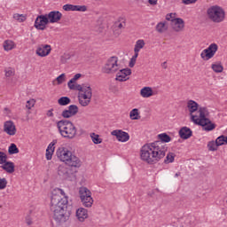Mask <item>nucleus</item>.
Here are the masks:
<instances>
[{
	"label": "nucleus",
	"instance_id": "nucleus-27",
	"mask_svg": "<svg viewBox=\"0 0 227 227\" xmlns=\"http://www.w3.org/2000/svg\"><path fill=\"white\" fill-rule=\"evenodd\" d=\"M3 47L4 50L8 52L9 51H12V49H15V43L12 40H6L4 42Z\"/></svg>",
	"mask_w": 227,
	"mask_h": 227
},
{
	"label": "nucleus",
	"instance_id": "nucleus-53",
	"mask_svg": "<svg viewBox=\"0 0 227 227\" xmlns=\"http://www.w3.org/2000/svg\"><path fill=\"white\" fill-rule=\"evenodd\" d=\"M159 0H149V4H152L153 6H155V4H157V2Z\"/></svg>",
	"mask_w": 227,
	"mask_h": 227
},
{
	"label": "nucleus",
	"instance_id": "nucleus-52",
	"mask_svg": "<svg viewBox=\"0 0 227 227\" xmlns=\"http://www.w3.org/2000/svg\"><path fill=\"white\" fill-rule=\"evenodd\" d=\"M26 223L28 226H31V224H33V221H31L29 217L26 218Z\"/></svg>",
	"mask_w": 227,
	"mask_h": 227
},
{
	"label": "nucleus",
	"instance_id": "nucleus-38",
	"mask_svg": "<svg viewBox=\"0 0 227 227\" xmlns=\"http://www.w3.org/2000/svg\"><path fill=\"white\" fill-rule=\"evenodd\" d=\"M218 146L219 145H217V142L211 141L207 144V148L209 152H215Z\"/></svg>",
	"mask_w": 227,
	"mask_h": 227
},
{
	"label": "nucleus",
	"instance_id": "nucleus-18",
	"mask_svg": "<svg viewBox=\"0 0 227 227\" xmlns=\"http://www.w3.org/2000/svg\"><path fill=\"white\" fill-rule=\"evenodd\" d=\"M4 130L9 136H15V134H17V129L15 128V124L12 121H7L4 122Z\"/></svg>",
	"mask_w": 227,
	"mask_h": 227
},
{
	"label": "nucleus",
	"instance_id": "nucleus-10",
	"mask_svg": "<svg viewBox=\"0 0 227 227\" xmlns=\"http://www.w3.org/2000/svg\"><path fill=\"white\" fill-rule=\"evenodd\" d=\"M75 173H77V169L71 168L70 167H65L63 165L59 166L58 175L62 176V178H75Z\"/></svg>",
	"mask_w": 227,
	"mask_h": 227
},
{
	"label": "nucleus",
	"instance_id": "nucleus-23",
	"mask_svg": "<svg viewBox=\"0 0 227 227\" xmlns=\"http://www.w3.org/2000/svg\"><path fill=\"white\" fill-rule=\"evenodd\" d=\"M1 168L2 169H4V171L9 173L10 175H12V173H15V163H13L12 161H8L6 160L5 162L3 163Z\"/></svg>",
	"mask_w": 227,
	"mask_h": 227
},
{
	"label": "nucleus",
	"instance_id": "nucleus-13",
	"mask_svg": "<svg viewBox=\"0 0 227 227\" xmlns=\"http://www.w3.org/2000/svg\"><path fill=\"white\" fill-rule=\"evenodd\" d=\"M56 153L58 159L64 163H66L67 159L72 155L71 151L67 147H59Z\"/></svg>",
	"mask_w": 227,
	"mask_h": 227
},
{
	"label": "nucleus",
	"instance_id": "nucleus-35",
	"mask_svg": "<svg viewBox=\"0 0 227 227\" xmlns=\"http://www.w3.org/2000/svg\"><path fill=\"white\" fill-rule=\"evenodd\" d=\"M211 68L215 72V74H221V72L224 70V67H223V65L221 64H212Z\"/></svg>",
	"mask_w": 227,
	"mask_h": 227
},
{
	"label": "nucleus",
	"instance_id": "nucleus-49",
	"mask_svg": "<svg viewBox=\"0 0 227 227\" xmlns=\"http://www.w3.org/2000/svg\"><path fill=\"white\" fill-rule=\"evenodd\" d=\"M54 108H51L50 110L47 111L46 115L48 116V118H54Z\"/></svg>",
	"mask_w": 227,
	"mask_h": 227
},
{
	"label": "nucleus",
	"instance_id": "nucleus-17",
	"mask_svg": "<svg viewBox=\"0 0 227 227\" xmlns=\"http://www.w3.org/2000/svg\"><path fill=\"white\" fill-rule=\"evenodd\" d=\"M62 8L65 12H86L88 10L86 5H74L68 4L63 5Z\"/></svg>",
	"mask_w": 227,
	"mask_h": 227
},
{
	"label": "nucleus",
	"instance_id": "nucleus-1",
	"mask_svg": "<svg viewBox=\"0 0 227 227\" xmlns=\"http://www.w3.org/2000/svg\"><path fill=\"white\" fill-rule=\"evenodd\" d=\"M50 210L53 220L57 224H65L70 221L72 210L68 209V197L65 195V191L57 188L51 195Z\"/></svg>",
	"mask_w": 227,
	"mask_h": 227
},
{
	"label": "nucleus",
	"instance_id": "nucleus-4",
	"mask_svg": "<svg viewBox=\"0 0 227 227\" xmlns=\"http://www.w3.org/2000/svg\"><path fill=\"white\" fill-rule=\"evenodd\" d=\"M57 129L60 136L66 139H74L77 136V128L74 122L67 119L57 121Z\"/></svg>",
	"mask_w": 227,
	"mask_h": 227
},
{
	"label": "nucleus",
	"instance_id": "nucleus-54",
	"mask_svg": "<svg viewBox=\"0 0 227 227\" xmlns=\"http://www.w3.org/2000/svg\"><path fill=\"white\" fill-rule=\"evenodd\" d=\"M137 56H139V51H135V54H134V56L131 59H135L137 61Z\"/></svg>",
	"mask_w": 227,
	"mask_h": 227
},
{
	"label": "nucleus",
	"instance_id": "nucleus-55",
	"mask_svg": "<svg viewBox=\"0 0 227 227\" xmlns=\"http://www.w3.org/2000/svg\"><path fill=\"white\" fill-rule=\"evenodd\" d=\"M118 27H119V29L125 27V23H119Z\"/></svg>",
	"mask_w": 227,
	"mask_h": 227
},
{
	"label": "nucleus",
	"instance_id": "nucleus-14",
	"mask_svg": "<svg viewBox=\"0 0 227 227\" xmlns=\"http://www.w3.org/2000/svg\"><path fill=\"white\" fill-rule=\"evenodd\" d=\"M112 136H114L118 141L121 143H127L130 139L129 133L121 129H114L111 132Z\"/></svg>",
	"mask_w": 227,
	"mask_h": 227
},
{
	"label": "nucleus",
	"instance_id": "nucleus-39",
	"mask_svg": "<svg viewBox=\"0 0 227 227\" xmlns=\"http://www.w3.org/2000/svg\"><path fill=\"white\" fill-rule=\"evenodd\" d=\"M70 111V113L72 114L73 116H75V114H77V113H79V107L75 105H70L68 106V109Z\"/></svg>",
	"mask_w": 227,
	"mask_h": 227
},
{
	"label": "nucleus",
	"instance_id": "nucleus-48",
	"mask_svg": "<svg viewBox=\"0 0 227 227\" xmlns=\"http://www.w3.org/2000/svg\"><path fill=\"white\" fill-rule=\"evenodd\" d=\"M175 19V13H169L166 15V20H170L171 24H173V20Z\"/></svg>",
	"mask_w": 227,
	"mask_h": 227
},
{
	"label": "nucleus",
	"instance_id": "nucleus-12",
	"mask_svg": "<svg viewBox=\"0 0 227 227\" xmlns=\"http://www.w3.org/2000/svg\"><path fill=\"white\" fill-rule=\"evenodd\" d=\"M47 24H49V19L47 18V14H45L37 16L34 26L35 29L44 31L45 27H47Z\"/></svg>",
	"mask_w": 227,
	"mask_h": 227
},
{
	"label": "nucleus",
	"instance_id": "nucleus-2",
	"mask_svg": "<svg viewBox=\"0 0 227 227\" xmlns=\"http://www.w3.org/2000/svg\"><path fill=\"white\" fill-rule=\"evenodd\" d=\"M200 105L194 100H189L187 102V108L190 112L192 121L195 125H200L203 127L204 130L210 132L215 129V124L207 118L208 116V109L207 107H200Z\"/></svg>",
	"mask_w": 227,
	"mask_h": 227
},
{
	"label": "nucleus",
	"instance_id": "nucleus-45",
	"mask_svg": "<svg viewBox=\"0 0 227 227\" xmlns=\"http://www.w3.org/2000/svg\"><path fill=\"white\" fill-rule=\"evenodd\" d=\"M35 104H36V101L35 99H29L28 101H27V109H31L32 107H35Z\"/></svg>",
	"mask_w": 227,
	"mask_h": 227
},
{
	"label": "nucleus",
	"instance_id": "nucleus-7",
	"mask_svg": "<svg viewBox=\"0 0 227 227\" xmlns=\"http://www.w3.org/2000/svg\"><path fill=\"white\" fill-rule=\"evenodd\" d=\"M79 196L83 207L90 208L93 206V198L91 197V192L87 187L82 186L79 189Z\"/></svg>",
	"mask_w": 227,
	"mask_h": 227
},
{
	"label": "nucleus",
	"instance_id": "nucleus-19",
	"mask_svg": "<svg viewBox=\"0 0 227 227\" xmlns=\"http://www.w3.org/2000/svg\"><path fill=\"white\" fill-rule=\"evenodd\" d=\"M171 26L174 31H176L178 33L182 31L184 27H185V23L184 22V20L182 18H176L172 20Z\"/></svg>",
	"mask_w": 227,
	"mask_h": 227
},
{
	"label": "nucleus",
	"instance_id": "nucleus-21",
	"mask_svg": "<svg viewBox=\"0 0 227 227\" xmlns=\"http://www.w3.org/2000/svg\"><path fill=\"white\" fill-rule=\"evenodd\" d=\"M158 141H155L154 143H161L163 145L164 148H166V152H168V145H165V143H169L171 141V137L168 135L167 133H161L158 135Z\"/></svg>",
	"mask_w": 227,
	"mask_h": 227
},
{
	"label": "nucleus",
	"instance_id": "nucleus-44",
	"mask_svg": "<svg viewBox=\"0 0 227 227\" xmlns=\"http://www.w3.org/2000/svg\"><path fill=\"white\" fill-rule=\"evenodd\" d=\"M61 115L65 119L72 118V116H74L68 109L63 110Z\"/></svg>",
	"mask_w": 227,
	"mask_h": 227
},
{
	"label": "nucleus",
	"instance_id": "nucleus-20",
	"mask_svg": "<svg viewBox=\"0 0 227 227\" xmlns=\"http://www.w3.org/2000/svg\"><path fill=\"white\" fill-rule=\"evenodd\" d=\"M132 74V70L130 68L121 69L116 74V81H120V82H123V81H127V76Z\"/></svg>",
	"mask_w": 227,
	"mask_h": 227
},
{
	"label": "nucleus",
	"instance_id": "nucleus-36",
	"mask_svg": "<svg viewBox=\"0 0 227 227\" xmlns=\"http://www.w3.org/2000/svg\"><path fill=\"white\" fill-rule=\"evenodd\" d=\"M171 162H175V153H169L168 154H167L164 160L165 164H171Z\"/></svg>",
	"mask_w": 227,
	"mask_h": 227
},
{
	"label": "nucleus",
	"instance_id": "nucleus-6",
	"mask_svg": "<svg viewBox=\"0 0 227 227\" xmlns=\"http://www.w3.org/2000/svg\"><path fill=\"white\" fill-rule=\"evenodd\" d=\"M91 97H93V90L89 84H83V90L79 93L78 100L79 104L82 107L90 106L91 102Z\"/></svg>",
	"mask_w": 227,
	"mask_h": 227
},
{
	"label": "nucleus",
	"instance_id": "nucleus-29",
	"mask_svg": "<svg viewBox=\"0 0 227 227\" xmlns=\"http://www.w3.org/2000/svg\"><path fill=\"white\" fill-rule=\"evenodd\" d=\"M72 99L68 97H61L58 99V104L59 106H68L71 104Z\"/></svg>",
	"mask_w": 227,
	"mask_h": 227
},
{
	"label": "nucleus",
	"instance_id": "nucleus-16",
	"mask_svg": "<svg viewBox=\"0 0 227 227\" xmlns=\"http://www.w3.org/2000/svg\"><path fill=\"white\" fill-rule=\"evenodd\" d=\"M51 51H52L51 45L40 44L35 51V54H37V56H40V58H45V56H49V54H51Z\"/></svg>",
	"mask_w": 227,
	"mask_h": 227
},
{
	"label": "nucleus",
	"instance_id": "nucleus-3",
	"mask_svg": "<svg viewBox=\"0 0 227 227\" xmlns=\"http://www.w3.org/2000/svg\"><path fill=\"white\" fill-rule=\"evenodd\" d=\"M166 157V147L160 142H153L142 146L140 159L146 164H157Z\"/></svg>",
	"mask_w": 227,
	"mask_h": 227
},
{
	"label": "nucleus",
	"instance_id": "nucleus-58",
	"mask_svg": "<svg viewBox=\"0 0 227 227\" xmlns=\"http://www.w3.org/2000/svg\"><path fill=\"white\" fill-rule=\"evenodd\" d=\"M5 111H8V108H5Z\"/></svg>",
	"mask_w": 227,
	"mask_h": 227
},
{
	"label": "nucleus",
	"instance_id": "nucleus-40",
	"mask_svg": "<svg viewBox=\"0 0 227 227\" xmlns=\"http://www.w3.org/2000/svg\"><path fill=\"white\" fill-rule=\"evenodd\" d=\"M13 19L18 22H24L26 20V16L24 14L15 13L13 14Z\"/></svg>",
	"mask_w": 227,
	"mask_h": 227
},
{
	"label": "nucleus",
	"instance_id": "nucleus-43",
	"mask_svg": "<svg viewBox=\"0 0 227 227\" xmlns=\"http://www.w3.org/2000/svg\"><path fill=\"white\" fill-rule=\"evenodd\" d=\"M56 81H57L58 84H63L65 82V81H67L66 74H61L60 75H59L56 78Z\"/></svg>",
	"mask_w": 227,
	"mask_h": 227
},
{
	"label": "nucleus",
	"instance_id": "nucleus-51",
	"mask_svg": "<svg viewBox=\"0 0 227 227\" xmlns=\"http://www.w3.org/2000/svg\"><path fill=\"white\" fill-rule=\"evenodd\" d=\"M134 65H136V59L131 58V59L129 61V67L130 68H134Z\"/></svg>",
	"mask_w": 227,
	"mask_h": 227
},
{
	"label": "nucleus",
	"instance_id": "nucleus-56",
	"mask_svg": "<svg viewBox=\"0 0 227 227\" xmlns=\"http://www.w3.org/2000/svg\"><path fill=\"white\" fill-rule=\"evenodd\" d=\"M161 67H162V68H164V69L168 68V64H167V62H163V63L161 64Z\"/></svg>",
	"mask_w": 227,
	"mask_h": 227
},
{
	"label": "nucleus",
	"instance_id": "nucleus-24",
	"mask_svg": "<svg viewBox=\"0 0 227 227\" xmlns=\"http://www.w3.org/2000/svg\"><path fill=\"white\" fill-rule=\"evenodd\" d=\"M76 217L80 223H84L85 219H88V209L80 207L76 210Z\"/></svg>",
	"mask_w": 227,
	"mask_h": 227
},
{
	"label": "nucleus",
	"instance_id": "nucleus-31",
	"mask_svg": "<svg viewBox=\"0 0 227 227\" xmlns=\"http://www.w3.org/2000/svg\"><path fill=\"white\" fill-rule=\"evenodd\" d=\"M215 142L218 146H223V145H227V137L222 135L216 138Z\"/></svg>",
	"mask_w": 227,
	"mask_h": 227
},
{
	"label": "nucleus",
	"instance_id": "nucleus-11",
	"mask_svg": "<svg viewBox=\"0 0 227 227\" xmlns=\"http://www.w3.org/2000/svg\"><path fill=\"white\" fill-rule=\"evenodd\" d=\"M64 164H67V166H68L71 169H77L78 168H81L82 161H81L79 157L75 156L74 153H71Z\"/></svg>",
	"mask_w": 227,
	"mask_h": 227
},
{
	"label": "nucleus",
	"instance_id": "nucleus-25",
	"mask_svg": "<svg viewBox=\"0 0 227 227\" xmlns=\"http://www.w3.org/2000/svg\"><path fill=\"white\" fill-rule=\"evenodd\" d=\"M179 136L181 139H189L192 136V130L191 128L183 127L179 130Z\"/></svg>",
	"mask_w": 227,
	"mask_h": 227
},
{
	"label": "nucleus",
	"instance_id": "nucleus-15",
	"mask_svg": "<svg viewBox=\"0 0 227 227\" xmlns=\"http://www.w3.org/2000/svg\"><path fill=\"white\" fill-rule=\"evenodd\" d=\"M46 16L50 24H56L61 20L63 14L59 11H51Z\"/></svg>",
	"mask_w": 227,
	"mask_h": 227
},
{
	"label": "nucleus",
	"instance_id": "nucleus-41",
	"mask_svg": "<svg viewBox=\"0 0 227 227\" xmlns=\"http://www.w3.org/2000/svg\"><path fill=\"white\" fill-rule=\"evenodd\" d=\"M6 185H8V180H6L4 177H0V191L6 189Z\"/></svg>",
	"mask_w": 227,
	"mask_h": 227
},
{
	"label": "nucleus",
	"instance_id": "nucleus-9",
	"mask_svg": "<svg viewBox=\"0 0 227 227\" xmlns=\"http://www.w3.org/2000/svg\"><path fill=\"white\" fill-rule=\"evenodd\" d=\"M104 74L118 72V57H111L103 67Z\"/></svg>",
	"mask_w": 227,
	"mask_h": 227
},
{
	"label": "nucleus",
	"instance_id": "nucleus-30",
	"mask_svg": "<svg viewBox=\"0 0 227 227\" xmlns=\"http://www.w3.org/2000/svg\"><path fill=\"white\" fill-rule=\"evenodd\" d=\"M156 31L158 33H164V31H168V26H166V22H160L156 25Z\"/></svg>",
	"mask_w": 227,
	"mask_h": 227
},
{
	"label": "nucleus",
	"instance_id": "nucleus-47",
	"mask_svg": "<svg viewBox=\"0 0 227 227\" xmlns=\"http://www.w3.org/2000/svg\"><path fill=\"white\" fill-rule=\"evenodd\" d=\"M74 89H70V90H76L77 91H80V93H82V90H84V84L81 85V84H74Z\"/></svg>",
	"mask_w": 227,
	"mask_h": 227
},
{
	"label": "nucleus",
	"instance_id": "nucleus-57",
	"mask_svg": "<svg viewBox=\"0 0 227 227\" xmlns=\"http://www.w3.org/2000/svg\"><path fill=\"white\" fill-rule=\"evenodd\" d=\"M175 176H180V173H176Z\"/></svg>",
	"mask_w": 227,
	"mask_h": 227
},
{
	"label": "nucleus",
	"instance_id": "nucleus-32",
	"mask_svg": "<svg viewBox=\"0 0 227 227\" xmlns=\"http://www.w3.org/2000/svg\"><path fill=\"white\" fill-rule=\"evenodd\" d=\"M143 47H145V41L141 39L137 40L135 44L134 52H139Z\"/></svg>",
	"mask_w": 227,
	"mask_h": 227
},
{
	"label": "nucleus",
	"instance_id": "nucleus-46",
	"mask_svg": "<svg viewBox=\"0 0 227 227\" xmlns=\"http://www.w3.org/2000/svg\"><path fill=\"white\" fill-rule=\"evenodd\" d=\"M6 160H8V156L4 152L0 151V164L6 162Z\"/></svg>",
	"mask_w": 227,
	"mask_h": 227
},
{
	"label": "nucleus",
	"instance_id": "nucleus-37",
	"mask_svg": "<svg viewBox=\"0 0 227 227\" xmlns=\"http://www.w3.org/2000/svg\"><path fill=\"white\" fill-rule=\"evenodd\" d=\"M137 116H139V110H137V108H135L130 111L129 118H131V120H139Z\"/></svg>",
	"mask_w": 227,
	"mask_h": 227
},
{
	"label": "nucleus",
	"instance_id": "nucleus-22",
	"mask_svg": "<svg viewBox=\"0 0 227 227\" xmlns=\"http://www.w3.org/2000/svg\"><path fill=\"white\" fill-rule=\"evenodd\" d=\"M58 143V140H52V142L48 145L46 149V154L45 157L48 160H52V155H54V150L56 147V144Z\"/></svg>",
	"mask_w": 227,
	"mask_h": 227
},
{
	"label": "nucleus",
	"instance_id": "nucleus-26",
	"mask_svg": "<svg viewBox=\"0 0 227 227\" xmlns=\"http://www.w3.org/2000/svg\"><path fill=\"white\" fill-rule=\"evenodd\" d=\"M140 95L143 98H150V97H153V90L152 87H144L140 90Z\"/></svg>",
	"mask_w": 227,
	"mask_h": 227
},
{
	"label": "nucleus",
	"instance_id": "nucleus-5",
	"mask_svg": "<svg viewBox=\"0 0 227 227\" xmlns=\"http://www.w3.org/2000/svg\"><path fill=\"white\" fill-rule=\"evenodd\" d=\"M226 13L224 12V9L218 5H213L207 9V16L210 20L219 24V22H223L224 20Z\"/></svg>",
	"mask_w": 227,
	"mask_h": 227
},
{
	"label": "nucleus",
	"instance_id": "nucleus-33",
	"mask_svg": "<svg viewBox=\"0 0 227 227\" xmlns=\"http://www.w3.org/2000/svg\"><path fill=\"white\" fill-rule=\"evenodd\" d=\"M8 153L9 155H15V153H19V147H17V145L11 144L8 148Z\"/></svg>",
	"mask_w": 227,
	"mask_h": 227
},
{
	"label": "nucleus",
	"instance_id": "nucleus-28",
	"mask_svg": "<svg viewBox=\"0 0 227 227\" xmlns=\"http://www.w3.org/2000/svg\"><path fill=\"white\" fill-rule=\"evenodd\" d=\"M82 74H76L74 75V77L67 82V86L69 88V90H74V83L76 82V81H78V79H81Z\"/></svg>",
	"mask_w": 227,
	"mask_h": 227
},
{
	"label": "nucleus",
	"instance_id": "nucleus-34",
	"mask_svg": "<svg viewBox=\"0 0 227 227\" xmlns=\"http://www.w3.org/2000/svg\"><path fill=\"white\" fill-rule=\"evenodd\" d=\"M90 137H91L92 142L94 143V145H100L102 143V138H100L99 135H97L95 133H91Z\"/></svg>",
	"mask_w": 227,
	"mask_h": 227
},
{
	"label": "nucleus",
	"instance_id": "nucleus-42",
	"mask_svg": "<svg viewBox=\"0 0 227 227\" xmlns=\"http://www.w3.org/2000/svg\"><path fill=\"white\" fill-rule=\"evenodd\" d=\"M5 77H13L15 75V70L12 69V67H9L4 70Z\"/></svg>",
	"mask_w": 227,
	"mask_h": 227
},
{
	"label": "nucleus",
	"instance_id": "nucleus-8",
	"mask_svg": "<svg viewBox=\"0 0 227 227\" xmlns=\"http://www.w3.org/2000/svg\"><path fill=\"white\" fill-rule=\"evenodd\" d=\"M218 49L219 46H217L215 43H213L207 49L202 51L200 57L204 61H208V59H212V58L215 56Z\"/></svg>",
	"mask_w": 227,
	"mask_h": 227
},
{
	"label": "nucleus",
	"instance_id": "nucleus-50",
	"mask_svg": "<svg viewBox=\"0 0 227 227\" xmlns=\"http://www.w3.org/2000/svg\"><path fill=\"white\" fill-rule=\"evenodd\" d=\"M198 0H182L183 4H194Z\"/></svg>",
	"mask_w": 227,
	"mask_h": 227
}]
</instances>
